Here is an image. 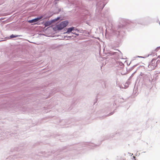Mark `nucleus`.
<instances>
[{"label": "nucleus", "instance_id": "obj_1", "mask_svg": "<svg viewBox=\"0 0 160 160\" xmlns=\"http://www.w3.org/2000/svg\"><path fill=\"white\" fill-rule=\"evenodd\" d=\"M68 23V22L67 21L62 22L59 24L57 25L56 28L58 30H61L66 27Z\"/></svg>", "mask_w": 160, "mask_h": 160}, {"label": "nucleus", "instance_id": "obj_3", "mask_svg": "<svg viewBox=\"0 0 160 160\" xmlns=\"http://www.w3.org/2000/svg\"><path fill=\"white\" fill-rule=\"evenodd\" d=\"M42 18H43L42 16H41L39 18H37L32 19V20H29L28 21V22L30 23H33L35 22L38 21L40 19H41Z\"/></svg>", "mask_w": 160, "mask_h": 160}, {"label": "nucleus", "instance_id": "obj_10", "mask_svg": "<svg viewBox=\"0 0 160 160\" xmlns=\"http://www.w3.org/2000/svg\"><path fill=\"white\" fill-rule=\"evenodd\" d=\"M76 30H77V29H75V31H76Z\"/></svg>", "mask_w": 160, "mask_h": 160}, {"label": "nucleus", "instance_id": "obj_8", "mask_svg": "<svg viewBox=\"0 0 160 160\" xmlns=\"http://www.w3.org/2000/svg\"><path fill=\"white\" fill-rule=\"evenodd\" d=\"M60 18L59 17L57 19H55V21H57V20H59Z\"/></svg>", "mask_w": 160, "mask_h": 160}, {"label": "nucleus", "instance_id": "obj_11", "mask_svg": "<svg viewBox=\"0 0 160 160\" xmlns=\"http://www.w3.org/2000/svg\"><path fill=\"white\" fill-rule=\"evenodd\" d=\"M139 57H141L138 56Z\"/></svg>", "mask_w": 160, "mask_h": 160}, {"label": "nucleus", "instance_id": "obj_2", "mask_svg": "<svg viewBox=\"0 0 160 160\" xmlns=\"http://www.w3.org/2000/svg\"><path fill=\"white\" fill-rule=\"evenodd\" d=\"M159 62H160V60H158L156 62L155 60L153 59L151 61V63L148 66L152 69H154L157 66V63H159Z\"/></svg>", "mask_w": 160, "mask_h": 160}, {"label": "nucleus", "instance_id": "obj_5", "mask_svg": "<svg viewBox=\"0 0 160 160\" xmlns=\"http://www.w3.org/2000/svg\"><path fill=\"white\" fill-rule=\"evenodd\" d=\"M19 36H19V35H14L13 34H12L10 36V37L11 38H13L18 37Z\"/></svg>", "mask_w": 160, "mask_h": 160}, {"label": "nucleus", "instance_id": "obj_4", "mask_svg": "<svg viewBox=\"0 0 160 160\" xmlns=\"http://www.w3.org/2000/svg\"><path fill=\"white\" fill-rule=\"evenodd\" d=\"M74 28L72 27L71 28H68L67 29V31L65 32V33H69L70 32H72V31L74 30Z\"/></svg>", "mask_w": 160, "mask_h": 160}, {"label": "nucleus", "instance_id": "obj_9", "mask_svg": "<svg viewBox=\"0 0 160 160\" xmlns=\"http://www.w3.org/2000/svg\"><path fill=\"white\" fill-rule=\"evenodd\" d=\"M133 158L134 159H135V156H133Z\"/></svg>", "mask_w": 160, "mask_h": 160}, {"label": "nucleus", "instance_id": "obj_6", "mask_svg": "<svg viewBox=\"0 0 160 160\" xmlns=\"http://www.w3.org/2000/svg\"><path fill=\"white\" fill-rule=\"evenodd\" d=\"M50 24V23L49 22H46L45 23V25L46 27L49 26Z\"/></svg>", "mask_w": 160, "mask_h": 160}, {"label": "nucleus", "instance_id": "obj_7", "mask_svg": "<svg viewBox=\"0 0 160 160\" xmlns=\"http://www.w3.org/2000/svg\"><path fill=\"white\" fill-rule=\"evenodd\" d=\"M72 33H73L74 34H75L76 35H77V36H78V34H77L76 33V32L75 31H74V30L73 31V32H72Z\"/></svg>", "mask_w": 160, "mask_h": 160}]
</instances>
